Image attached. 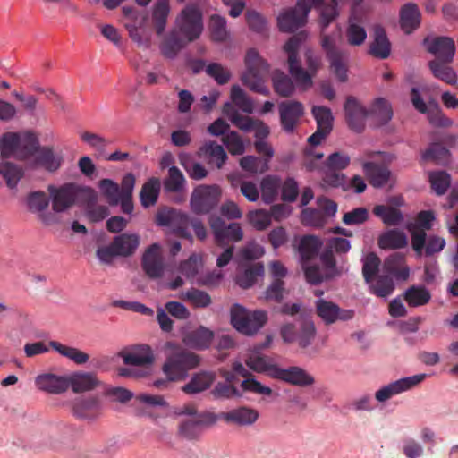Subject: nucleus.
I'll return each mask as SVG.
<instances>
[{"label": "nucleus", "instance_id": "obj_16", "mask_svg": "<svg viewBox=\"0 0 458 458\" xmlns=\"http://www.w3.org/2000/svg\"><path fill=\"white\" fill-rule=\"evenodd\" d=\"M209 225L219 246H224L229 242H239L242 238L243 233L238 223L227 225L221 217L211 216Z\"/></svg>", "mask_w": 458, "mask_h": 458}, {"label": "nucleus", "instance_id": "obj_32", "mask_svg": "<svg viewBox=\"0 0 458 458\" xmlns=\"http://www.w3.org/2000/svg\"><path fill=\"white\" fill-rule=\"evenodd\" d=\"M314 7L319 10L322 31L338 16L336 0H313Z\"/></svg>", "mask_w": 458, "mask_h": 458}, {"label": "nucleus", "instance_id": "obj_58", "mask_svg": "<svg viewBox=\"0 0 458 458\" xmlns=\"http://www.w3.org/2000/svg\"><path fill=\"white\" fill-rule=\"evenodd\" d=\"M209 30L211 38L215 41L223 42L228 37L226 20L218 14L211 15L209 21Z\"/></svg>", "mask_w": 458, "mask_h": 458}, {"label": "nucleus", "instance_id": "obj_42", "mask_svg": "<svg viewBox=\"0 0 458 458\" xmlns=\"http://www.w3.org/2000/svg\"><path fill=\"white\" fill-rule=\"evenodd\" d=\"M35 162L38 165L44 167L46 170L54 172L60 167L62 158L55 155L52 148H42L38 150Z\"/></svg>", "mask_w": 458, "mask_h": 458}, {"label": "nucleus", "instance_id": "obj_27", "mask_svg": "<svg viewBox=\"0 0 458 458\" xmlns=\"http://www.w3.org/2000/svg\"><path fill=\"white\" fill-rule=\"evenodd\" d=\"M391 53V43L383 27L377 25L374 29V40L371 42L369 54L379 59H386Z\"/></svg>", "mask_w": 458, "mask_h": 458}, {"label": "nucleus", "instance_id": "obj_60", "mask_svg": "<svg viewBox=\"0 0 458 458\" xmlns=\"http://www.w3.org/2000/svg\"><path fill=\"white\" fill-rule=\"evenodd\" d=\"M231 99L233 103L246 114H252L253 102L250 97L238 85L231 88Z\"/></svg>", "mask_w": 458, "mask_h": 458}, {"label": "nucleus", "instance_id": "obj_52", "mask_svg": "<svg viewBox=\"0 0 458 458\" xmlns=\"http://www.w3.org/2000/svg\"><path fill=\"white\" fill-rule=\"evenodd\" d=\"M403 262V256L400 253L390 255L384 262V268L390 274L394 275L398 279L406 280L409 277L408 267L397 268Z\"/></svg>", "mask_w": 458, "mask_h": 458}, {"label": "nucleus", "instance_id": "obj_19", "mask_svg": "<svg viewBox=\"0 0 458 458\" xmlns=\"http://www.w3.org/2000/svg\"><path fill=\"white\" fill-rule=\"evenodd\" d=\"M427 50L436 56L434 61L452 62L455 53V44L449 37L425 38L423 42Z\"/></svg>", "mask_w": 458, "mask_h": 458}, {"label": "nucleus", "instance_id": "obj_53", "mask_svg": "<svg viewBox=\"0 0 458 458\" xmlns=\"http://www.w3.org/2000/svg\"><path fill=\"white\" fill-rule=\"evenodd\" d=\"M99 404L97 397L81 398L74 403L73 412L77 417L86 419L99 408Z\"/></svg>", "mask_w": 458, "mask_h": 458}, {"label": "nucleus", "instance_id": "obj_59", "mask_svg": "<svg viewBox=\"0 0 458 458\" xmlns=\"http://www.w3.org/2000/svg\"><path fill=\"white\" fill-rule=\"evenodd\" d=\"M345 37L350 46L358 47L365 42L367 32L361 25L353 22L352 19H350L346 28Z\"/></svg>", "mask_w": 458, "mask_h": 458}, {"label": "nucleus", "instance_id": "obj_15", "mask_svg": "<svg viewBox=\"0 0 458 458\" xmlns=\"http://www.w3.org/2000/svg\"><path fill=\"white\" fill-rule=\"evenodd\" d=\"M445 246V240L440 236L429 235L427 237L424 230L411 231V247L419 256H421L423 251L426 256H432L440 252Z\"/></svg>", "mask_w": 458, "mask_h": 458}, {"label": "nucleus", "instance_id": "obj_25", "mask_svg": "<svg viewBox=\"0 0 458 458\" xmlns=\"http://www.w3.org/2000/svg\"><path fill=\"white\" fill-rule=\"evenodd\" d=\"M216 378L214 371L202 370L192 375L191 380L182 390L187 394H196L208 389Z\"/></svg>", "mask_w": 458, "mask_h": 458}, {"label": "nucleus", "instance_id": "obj_7", "mask_svg": "<svg viewBox=\"0 0 458 458\" xmlns=\"http://www.w3.org/2000/svg\"><path fill=\"white\" fill-rule=\"evenodd\" d=\"M176 23L188 41H193L203 30L202 13L197 5L187 4L177 17Z\"/></svg>", "mask_w": 458, "mask_h": 458}, {"label": "nucleus", "instance_id": "obj_57", "mask_svg": "<svg viewBox=\"0 0 458 458\" xmlns=\"http://www.w3.org/2000/svg\"><path fill=\"white\" fill-rule=\"evenodd\" d=\"M21 136L17 132H6L1 139V157L7 158L20 149Z\"/></svg>", "mask_w": 458, "mask_h": 458}, {"label": "nucleus", "instance_id": "obj_37", "mask_svg": "<svg viewBox=\"0 0 458 458\" xmlns=\"http://www.w3.org/2000/svg\"><path fill=\"white\" fill-rule=\"evenodd\" d=\"M160 191V181L156 177L150 178L146 182L140 192L141 205L148 208L155 205L157 201Z\"/></svg>", "mask_w": 458, "mask_h": 458}, {"label": "nucleus", "instance_id": "obj_3", "mask_svg": "<svg viewBox=\"0 0 458 458\" xmlns=\"http://www.w3.org/2000/svg\"><path fill=\"white\" fill-rule=\"evenodd\" d=\"M267 314L264 310L248 311L239 304L231 308V323L242 334H256L267 323Z\"/></svg>", "mask_w": 458, "mask_h": 458}, {"label": "nucleus", "instance_id": "obj_10", "mask_svg": "<svg viewBox=\"0 0 458 458\" xmlns=\"http://www.w3.org/2000/svg\"><path fill=\"white\" fill-rule=\"evenodd\" d=\"M216 416L208 411L201 412L197 419L182 420L178 425V436L187 440L199 439L205 426L215 424Z\"/></svg>", "mask_w": 458, "mask_h": 458}, {"label": "nucleus", "instance_id": "obj_2", "mask_svg": "<svg viewBox=\"0 0 458 458\" xmlns=\"http://www.w3.org/2000/svg\"><path fill=\"white\" fill-rule=\"evenodd\" d=\"M200 358L198 354L179 348L173 352L163 365V371L169 380H183L188 371L199 365Z\"/></svg>", "mask_w": 458, "mask_h": 458}, {"label": "nucleus", "instance_id": "obj_54", "mask_svg": "<svg viewBox=\"0 0 458 458\" xmlns=\"http://www.w3.org/2000/svg\"><path fill=\"white\" fill-rule=\"evenodd\" d=\"M98 187L111 206L119 204L122 194L120 187L116 182L111 179H102L98 182Z\"/></svg>", "mask_w": 458, "mask_h": 458}, {"label": "nucleus", "instance_id": "obj_11", "mask_svg": "<svg viewBox=\"0 0 458 458\" xmlns=\"http://www.w3.org/2000/svg\"><path fill=\"white\" fill-rule=\"evenodd\" d=\"M426 374H417L391 382L378 389L375 393V398L380 403L386 402L393 396L409 391L417 386L426 378Z\"/></svg>", "mask_w": 458, "mask_h": 458}, {"label": "nucleus", "instance_id": "obj_18", "mask_svg": "<svg viewBox=\"0 0 458 458\" xmlns=\"http://www.w3.org/2000/svg\"><path fill=\"white\" fill-rule=\"evenodd\" d=\"M344 110L348 127L355 132H361L364 130L369 111L352 96L347 97Z\"/></svg>", "mask_w": 458, "mask_h": 458}, {"label": "nucleus", "instance_id": "obj_46", "mask_svg": "<svg viewBox=\"0 0 458 458\" xmlns=\"http://www.w3.org/2000/svg\"><path fill=\"white\" fill-rule=\"evenodd\" d=\"M272 81L276 93L283 98L292 96L295 90L292 79L283 72H275Z\"/></svg>", "mask_w": 458, "mask_h": 458}, {"label": "nucleus", "instance_id": "obj_8", "mask_svg": "<svg viewBox=\"0 0 458 458\" xmlns=\"http://www.w3.org/2000/svg\"><path fill=\"white\" fill-rule=\"evenodd\" d=\"M321 46L330 63V67L334 74L341 82L346 81L348 79V54L339 49L335 45V39L329 35L322 36Z\"/></svg>", "mask_w": 458, "mask_h": 458}, {"label": "nucleus", "instance_id": "obj_61", "mask_svg": "<svg viewBox=\"0 0 458 458\" xmlns=\"http://www.w3.org/2000/svg\"><path fill=\"white\" fill-rule=\"evenodd\" d=\"M370 113L377 117L381 125L387 123L393 117L392 107L388 101L384 98H377L375 100Z\"/></svg>", "mask_w": 458, "mask_h": 458}, {"label": "nucleus", "instance_id": "obj_9", "mask_svg": "<svg viewBox=\"0 0 458 458\" xmlns=\"http://www.w3.org/2000/svg\"><path fill=\"white\" fill-rule=\"evenodd\" d=\"M220 194V189L216 185H202L196 188L191 199L193 212L197 214L208 213L217 205Z\"/></svg>", "mask_w": 458, "mask_h": 458}, {"label": "nucleus", "instance_id": "obj_5", "mask_svg": "<svg viewBox=\"0 0 458 458\" xmlns=\"http://www.w3.org/2000/svg\"><path fill=\"white\" fill-rule=\"evenodd\" d=\"M312 6L313 0H298L294 7L284 10L277 17L279 30L293 32L303 27Z\"/></svg>", "mask_w": 458, "mask_h": 458}, {"label": "nucleus", "instance_id": "obj_26", "mask_svg": "<svg viewBox=\"0 0 458 458\" xmlns=\"http://www.w3.org/2000/svg\"><path fill=\"white\" fill-rule=\"evenodd\" d=\"M362 168L369 183L373 187H383L390 179L391 172L385 165H379L373 161H366L362 163Z\"/></svg>", "mask_w": 458, "mask_h": 458}, {"label": "nucleus", "instance_id": "obj_45", "mask_svg": "<svg viewBox=\"0 0 458 458\" xmlns=\"http://www.w3.org/2000/svg\"><path fill=\"white\" fill-rule=\"evenodd\" d=\"M451 62L430 61L428 65L433 75L447 84H454L456 81V74L452 67Z\"/></svg>", "mask_w": 458, "mask_h": 458}, {"label": "nucleus", "instance_id": "obj_36", "mask_svg": "<svg viewBox=\"0 0 458 458\" xmlns=\"http://www.w3.org/2000/svg\"><path fill=\"white\" fill-rule=\"evenodd\" d=\"M368 284L370 293L380 298L388 297L394 290V280L389 275H379Z\"/></svg>", "mask_w": 458, "mask_h": 458}, {"label": "nucleus", "instance_id": "obj_35", "mask_svg": "<svg viewBox=\"0 0 458 458\" xmlns=\"http://www.w3.org/2000/svg\"><path fill=\"white\" fill-rule=\"evenodd\" d=\"M51 346L60 355L71 360L78 365L85 364L89 360V355L75 347L64 345L56 341H50Z\"/></svg>", "mask_w": 458, "mask_h": 458}, {"label": "nucleus", "instance_id": "obj_4", "mask_svg": "<svg viewBox=\"0 0 458 458\" xmlns=\"http://www.w3.org/2000/svg\"><path fill=\"white\" fill-rule=\"evenodd\" d=\"M305 38L306 35L303 32L291 37L285 43L284 49L288 55L287 63L290 74L298 85L306 89L312 85L311 74L302 68L298 58L300 47Z\"/></svg>", "mask_w": 458, "mask_h": 458}, {"label": "nucleus", "instance_id": "obj_38", "mask_svg": "<svg viewBox=\"0 0 458 458\" xmlns=\"http://www.w3.org/2000/svg\"><path fill=\"white\" fill-rule=\"evenodd\" d=\"M170 12L168 0H157L154 5L152 19L157 35H162L166 27L167 17Z\"/></svg>", "mask_w": 458, "mask_h": 458}, {"label": "nucleus", "instance_id": "obj_1", "mask_svg": "<svg viewBox=\"0 0 458 458\" xmlns=\"http://www.w3.org/2000/svg\"><path fill=\"white\" fill-rule=\"evenodd\" d=\"M246 71L242 73L241 81L251 91L263 96L269 95V89L265 85V78L268 73L269 66L262 59L257 50L250 49L245 56Z\"/></svg>", "mask_w": 458, "mask_h": 458}, {"label": "nucleus", "instance_id": "obj_17", "mask_svg": "<svg viewBox=\"0 0 458 458\" xmlns=\"http://www.w3.org/2000/svg\"><path fill=\"white\" fill-rule=\"evenodd\" d=\"M316 312L326 325H332L336 321H348L354 317L353 310L341 309L337 304L318 299L315 302Z\"/></svg>", "mask_w": 458, "mask_h": 458}, {"label": "nucleus", "instance_id": "obj_34", "mask_svg": "<svg viewBox=\"0 0 458 458\" xmlns=\"http://www.w3.org/2000/svg\"><path fill=\"white\" fill-rule=\"evenodd\" d=\"M114 247L118 250L121 257H128L132 255L140 244V238L133 233H122L114 237Z\"/></svg>", "mask_w": 458, "mask_h": 458}, {"label": "nucleus", "instance_id": "obj_44", "mask_svg": "<svg viewBox=\"0 0 458 458\" xmlns=\"http://www.w3.org/2000/svg\"><path fill=\"white\" fill-rule=\"evenodd\" d=\"M223 112L229 116L232 123L240 130L243 131H251L253 130L257 119L242 115L236 110L233 109L230 103H226L224 106Z\"/></svg>", "mask_w": 458, "mask_h": 458}, {"label": "nucleus", "instance_id": "obj_13", "mask_svg": "<svg viewBox=\"0 0 458 458\" xmlns=\"http://www.w3.org/2000/svg\"><path fill=\"white\" fill-rule=\"evenodd\" d=\"M278 111L283 131L293 133L304 114L303 105L296 100H286L278 105Z\"/></svg>", "mask_w": 458, "mask_h": 458}, {"label": "nucleus", "instance_id": "obj_62", "mask_svg": "<svg viewBox=\"0 0 458 458\" xmlns=\"http://www.w3.org/2000/svg\"><path fill=\"white\" fill-rule=\"evenodd\" d=\"M246 365L252 370L263 373L267 372L269 377H271L272 369L277 368V365L270 364L267 358L263 355H259L257 353L250 354L246 359Z\"/></svg>", "mask_w": 458, "mask_h": 458}, {"label": "nucleus", "instance_id": "obj_50", "mask_svg": "<svg viewBox=\"0 0 458 458\" xmlns=\"http://www.w3.org/2000/svg\"><path fill=\"white\" fill-rule=\"evenodd\" d=\"M181 299L190 302L197 309L207 308L212 302L211 297L208 293L194 287L189 289L185 293H182Z\"/></svg>", "mask_w": 458, "mask_h": 458}, {"label": "nucleus", "instance_id": "obj_63", "mask_svg": "<svg viewBox=\"0 0 458 458\" xmlns=\"http://www.w3.org/2000/svg\"><path fill=\"white\" fill-rule=\"evenodd\" d=\"M429 182L432 190L437 195H443L446 192L451 184V177L445 171H436L429 174Z\"/></svg>", "mask_w": 458, "mask_h": 458}, {"label": "nucleus", "instance_id": "obj_40", "mask_svg": "<svg viewBox=\"0 0 458 458\" xmlns=\"http://www.w3.org/2000/svg\"><path fill=\"white\" fill-rule=\"evenodd\" d=\"M22 168L12 162L0 163V174L4 177L9 188L13 189L23 176Z\"/></svg>", "mask_w": 458, "mask_h": 458}, {"label": "nucleus", "instance_id": "obj_43", "mask_svg": "<svg viewBox=\"0 0 458 458\" xmlns=\"http://www.w3.org/2000/svg\"><path fill=\"white\" fill-rule=\"evenodd\" d=\"M321 242L313 235L303 236L299 244V252L303 262L309 261L318 255Z\"/></svg>", "mask_w": 458, "mask_h": 458}, {"label": "nucleus", "instance_id": "obj_22", "mask_svg": "<svg viewBox=\"0 0 458 458\" xmlns=\"http://www.w3.org/2000/svg\"><path fill=\"white\" fill-rule=\"evenodd\" d=\"M67 389L72 388L74 393L89 392L100 385L96 374L92 372H74L66 377Z\"/></svg>", "mask_w": 458, "mask_h": 458}, {"label": "nucleus", "instance_id": "obj_21", "mask_svg": "<svg viewBox=\"0 0 458 458\" xmlns=\"http://www.w3.org/2000/svg\"><path fill=\"white\" fill-rule=\"evenodd\" d=\"M214 338V332L203 326L185 332L182 335V343L189 348L203 351L208 349Z\"/></svg>", "mask_w": 458, "mask_h": 458}, {"label": "nucleus", "instance_id": "obj_28", "mask_svg": "<svg viewBox=\"0 0 458 458\" xmlns=\"http://www.w3.org/2000/svg\"><path fill=\"white\" fill-rule=\"evenodd\" d=\"M121 356L126 365L143 366L152 364L154 361L152 350L147 344L137 345L132 352L122 353Z\"/></svg>", "mask_w": 458, "mask_h": 458}, {"label": "nucleus", "instance_id": "obj_14", "mask_svg": "<svg viewBox=\"0 0 458 458\" xmlns=\"http://www.w3.org/2000/svg\"><path fill=\"white\" fill-rule=\"evenodd\" d=\"M79 187L74 183H65L59 188L49 185L47 191L52 198V208L61 213L74 205L78 197Z\"/></svg>", "mask_w": 458, "mask_h": 458}, {"label": "nucleus", "instance_id": "obj_41", "mask_svg": "<svg viewBox=\"0 0 458 458\" xmlns=\"http://www.w3.org/2000/svg\"><path fill=\"white\" fill-rule=\"evenodd\" d=\"M373 214L381 218L386 225H398L403 219V214L399 209L386 205L375 206Z\"/></svg>", "mask_w": 458, "mask_h": 458}, {"label": "nucleus", "instance_id": "obj_56", "mask_svg": "<svg viewBox=\"0 0 458 458\" xmlns=\"http://www.w3.org/2000/svg\"><path fill=\"white\" fill-rule=\"evenodd\" d=\"M185 178L176 166H172L168 171V177L164 182V187L169 192H180L184 189Z\"/></svg>", "mask_w": 458, "mask_h": 458}, {"label": "nucleus", "instance_id": "obj_33", "mask_svg": "<svg viewBox=\"0 0 458 458\" xmlns=\"http://www.w3.org/2000/svg\"><path fill=\"white\" fill-rule=\"evenodd\" d=\"M403 300L412 308L428 304L431 300L430 292L422 285H411L403 294Z\"/></svg>", "mask_w": 458, "mask_h": 458}, {"label": "nucleus", "instance_id": "obj_12", "mask_svg": "<svg viewBox=\"0 0 458 458\" xmlns=\"http://www.w3.org/2000/svg\"><path fill=\"white\" fill-rule=\"evenodd\" d=\"M271 377L300 387L310 386L315 383L314 377L299 366L273 368Z\"/></svg>", "mask_w": 458, "mask_h": 458}, {"label": "nucleus", "instance_id": "obj_51", "mask_svg": "<svg viewBox=\"0 0 458 458\" xmlns=\"http://www.w3.org/2000/svg\"><path fill=\"white\" fill-rule=\"evenodd\" d=\"M311 113L316 120L317 129H321L329 134L333 128L334 120L331 110L328 107L318 106H313Z\"/></svg>", "mask_w": 458, "mask_h": 458}, {"label": "nucleus", "instance_id": "obj_24", "mask_svg": "<svg viewBox=\"0 0 458 458\" xmlns=\"http://www.w3.org/2000/svg\"><path fill=\"white\" fill-rule=\"evenodd\" d=\"M38 389L54 394L64 393L67 390L65 376H57L52 373H44L35 378Z\"/></svg>", "mask_w": 458, "mask_h": 458}, {"label": "nucleus", "instance_id": "obj_30", "mask_svg": "<svg viewBox=\"0 0 458 458\" xmlns=\"http://www.w3.org/2000/svg\"><path fill=\"white\" fill-rule=\"evenodd\" d=\"M407 243L408 241L405 233L396 229H391L383 233L377 240L378 247L382 250L403 249Z\"/></svg>", "mask_w": 458, "mask_h": 458}, {"label": "nucleus", "instance_id": "obj_20", "mask_svg": "<svg viewBox=\"0 0 458 458\" xmlns=\"http://www.w3.org/2000/svg\"><path fill=\"white\" fill-rule=\"evenodd\" d=\"M142 268L148 277L160 278L164 274V262L157 244H152L142 257Z\"/></svg>", "mask_w": 458, "mask_h": 458}, {"label": "nucleus", "instance_id": "obj_47", "mask_svg": "<svg viewBox=\"0 0 458 458\" xmlns=\"http://www.w3.org/2000/svg\"><path fill=\"white\" fill-rule=\"evenodd\" d=\"M280 186L279 178L272 175L264 177L260 183L262 200L267 204L272 203L277 196Z\"/></svg>", "mask_w": 458, "mask_h": 458}, {"label": "nucleus", "instance_id": "obj_48", "mask_svg": "<svg viewBox=\"0 0 458 458\" xmlns=\"http://www.w3.org/2000/svg\"><path fill=\"white\" fill-rule=\"evenodd\" d=\"M381 259L375 252H369L362 259V276L366 284L377 277L379 272Z\"/></svg>", "mask_w": 458, "mask_h": 458}, {"label": "nucleus", "instance_id": "obj_49", "mask_svg": "<svg viewBox=\"0 0 458 458\" xmlns=\"http://www.w3.org/2000/svg\"><path fill=\"white\" fill-rule=\"evenodd\" d=\"M264 274V266L261 263H255L247 267L242 273L237 276V284L244 289L252 286L259 276Z\"/></svg>", "mask_w": 458, "mask_h": 458}, {"label": "nucleus", "instance_id": "obj_55", "mask_svg": "<svg viewBox=\"0 0 458 458\" xmlns=\"http://www.w3.org/2000/svg\"><path fill=\"white\" fill-rule=\"evenodd\" d=\"M183 47L182 39L173 32L162 42L160 50L165 57L174 59Z\"/></svg>", "mask_w": 458, "mask_h": 458}, {"label": "nucleus", "instance_id": "obj_29", "mask_svg": "<svg viewBox=\"0 0 458 458\" xmlns=\"http://www.w3.org/2000/svg\"><path fill=\"white\" fill-rule=\"evenodd\" d=\"M420 23V12L417 4L409 3L403 5L400 12V25L402 30L410 34L414 31Z\"/></svg>", "mask_w": 458, "mask_h": 458}, {"label": "nucleus", "instance_id": "obj_39", "mask_svg": "<svg viewBox=\"0 0 458 458\" xmlns=\"http://www.w3.org/2000/svg\"><path fill=\"white\" fill-rule=\"evenodd\" d=\"M449 155V150L443 144L434 142L422 153L421 158L426 162L445 165L448 162Z\"/></svg>", "mask_w": 458, "mask_h": 458}, {"label": "nucleus", "instance_id": "obj_23", "mask_svg": "<svg viewBox=\"0 0 458 458\" xmlns=\"http://www.w3.org/2000/svg\"><path fill=\"white\" fill-rule=\"evenodd\" d=\"M221 417L227 423L237 426H250L258 420L259 413L257 410L249 406H240L222 413Z\"/></svg>", "mask_w": 458, "mask_h": 458}, {"label": "nucleus", "instance_id": "obj_64", "mask_svg": "<svg viewBox=\"0 0 458 458\" xmlns=\"http://www.w3.org/2000/svg\"><path fill=\"white\" fill-rule=\"evenodd\" d=\"M323 184L331 188L346 189L348 186L346 176L338 170L325 168L322 179Z\"/></svg>", "mask_w": 458, "mask_h": 458}, {"label": "nucleus", "instance_id": "obj_6", "mask_svg": "<svg viewBox=\"0 0 458 458\" xmlns=\"http://www.w3.org/2000/svg\"><path fill=\"white\" fill-rule=\"evenodd\" d=\"M191 217L173 208H161L156 215V222L158 225L170 228L178 237L191 240L192 238L190 228Z\"/></svg>", "mask_w": 458, "mask_h": 458}, {"label": "nucleus", "instance_id": "obj_31", "mask_svg": "<svg viewBox=\"0 0 458 458\" xmlns=\"http://www.w3.org/2000/svg\"><path fill=\"white\" fill-rule=\"evenodd\" d=\"M199 155L208 160V163H215L218 169H221L228 157L224 148L215 141L206 142L199 150Z\"/></svg>", "mask_w": 458, "mask_h": 458}]
</instances>
